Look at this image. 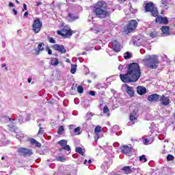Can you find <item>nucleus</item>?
<instances>
[{
	"instance_id": "obj_50",
	"label": "nucleus",
	"mask_w": 175,
	"mask_h": 175,
	"mask_svg": "<svg viewBox=\"0 0 175 175\" xmlns=\"http://www.w3.org/2000/svg\"><path fill=\"white\" fill-rule=\"evenodd\" d=\"M122 69H124V66H122V65H120L119 66H118V70H122Z\"/></svg>"
},
{
	"instance_id": "obj_47",
	"label": "nucleus",
	"mask_w": 175,
	"mask_h": 175,
	"mask_svg": "<svg viewBox=\"0 0 175 175\" xmlns=\"http://www.w3.org/2000/svg\"><path fill=\"white\" fill-rule=\"evenodd\" d=\"M148 143H150V141L148 139H145L144 141V144L147 146V144H148Z\"/></svg>"
},
{
	"instance_id": "obj_55",
	"label": "nucleus",
	"mask_w": 175,
	"mask_h": 175,
	"mask_svg": "<svg viewBox=\"0 0 175 175\" xmlns=\"http://www.w3.org/2000/svg\"><path fill=\"white\" fill-rule=\"evenodd\" d=\"M28 12H25L24 14V17H27V16H28Z\"/></svg>"
},
{
	"instance_id": "obj_42",
	"label": "nucleus",
	"mask_w": 175,
	"mask_h": 175,
	"mask_svg": "<svg viewBox=\"0 0 175 175\" xmlns=\"http://www.w3.org/2000/svg\"><path fill=\"white\" fill-rule=\"evenodd\" d=\"M43 132H44V130L43 129V128L40 127L38 131V135H40V134L43 133Z\"/></svg>"
},
{
	"instance_id": "obj_14",
	"label": "nucleus",
	"mask_w": 175,
	"mask_h": 175,
	"mask_svg": "<svg viewBox=\"0 0 175 175\" xmlns=\"http://www.w3.org/2000/svg\"><path fill=\"white\" fill-rule=\"evenodd\" d=\"M18 152H21V154H23V155H32L33 154L32 150L24 148H20L18 149Z\"/></svg>"
},
{
	"instance_id": "obj_9",
	"label": "nucleus",
	"mask_w": 175,
	"mask_h": 175,
	"mask_svg": "<svg viewBox=\"0 0 175 175\" xmlns=\"http://www.w3.org/2000/svg\"><path fill=\"white\" fill-rule=\"evenodd\" d=\"M159 102L163 106H167L170 103V98L169 96L162 95L159 97Z\"/></svg>"
},
{
	"instance_id": "obj_53",
	"label": "nucleus",
	"mask_w": 175,
	"mask_h": 175,
	"mask_svg": "<svg viewBox=\"0 0 175 175\" xmlns=\"http://www.w3.org/2000/svg\"><path fill=\"white\" fill-rule=\"evenodd\" d=\"M10 8H14V4L13 3H9Z\"/></svg>"
},
{
	"instance_id": "obj_20",
	"label": "nucleus",
	"mask_w": 175,
	"mask_h": 175,
	"mask_svg": "<svg viewBox=\"0 0 175 175\" xmlns=\"http://www.w3.org/2000/svg\"><path fill=\"white\" fill-rule=\"evenodd\" d=\"M170 28L169 27V26H163L161 27V31H162L164 35H166L167 36L170 35Z\"/></svg>"
},
{
	"instance_id": "obj_63",
	"label": "nucleus",
	"mask_w": 175,
	"mask_h": 175,
	"mask_svg": "<svg viewBox=\"0 0 175 175\" xmlns=\"http://www.w3.org/2000/svg\"><path fill=\"white\" fill-rule=\"evenodd\" d=\"M85 54H87V53L85 52L82 53V55H85Z\"/></svg>"
},
{
	"instance_id": "obj_62",
	"label": "nucleus",
	"mask_w": 175,
	"mask_h": 175,
	"mask_svg": "<svg viewBox=\"0 0 175 175\" xmlns=\"http://www.w3.org/2000/svg\"><path fill=\"white\" fill-rule=\"evenodd\" d=\"M66 62L69 63V62H70V60L69 59H67Z\"/></svg>"
},
{
	"instance_id": "obj_15",
	"label": "nucleus",
	"mask_w": 175,
	"mask_h": 175,
	"mask_svg": "<svg viewBox=\"0 0 175 175\" xmlns=\"http://www.w3.org/2000/svg\"><path fill=\"white\" fill-rule=\"evenodd\" d=\"M156 23H159L160 24H167L169 21H167V18L162 17L161 16H158L156 18Z\"/></svg>"
},
{
	"instance_id": "obj_34",
	"label": "nucleus",
	"mask_w": 175,
	"mask_h": 175,
	"mask_svg": "<svg viewBox=\"0 0 175 175\" xmlns=\"http://www.w3.org/2000/svg\"><path fill=\"white\" fill-rule=\"evenodd\" d=\"M109 107H107V106H105L104 107V109H103V113H104V114H109Z\"/></svg>"
},
{
	"instance_id": "obj_33",
	"label": "nucleus",
	"mask_w": 175,
	"mask_h": 175,
	"mask_svg": "<svg viewBox=\"0 0 175 175\" xmlns=\"http://www.w3.org/2000/svg\"><path fill=\"white\" fill-rule=\"evenodd\" d=\"M77 91L79 94H83L84 89L83 88V86H78L77 87Z\"/></svg>"
},
{
	"instance_id": "obj_64",
	"label": "nucleus",
	"mask_w": 175,
	"mask_h": 175,
	"mask_svg": "<svg viewBox=\"0 0 175 175\" xmlns=\"http://www.w3.org/2000/svg\"><path fill=\"white\" fill-rule=\"evenodd\" d=\"M2 161L5 160V157H1Z\"/></svg>"
},
{
	"instance_id": "obj_2",
	"label": "nucleus",
	"mask_w": 175,
	"mask_h": 175,
	"mask_svg": "<svg viewBox=\"0 0 175 175\" xmlns=\"http://www.w3.org/2000/svg\"><path fill=\"white\" fill-rule=\"evenodd\" d=\"M107 4L103 1L97 2L94 9L93 10V12L98 17V18H106V17H109L111 14L110 11H107Z\"/></svg>"
},
{
	"instance_id": "obj_59",
	"label": "nucleus",
	"mask_w": 175,
	"mask_h": 175,
	"mask_svg": "<svg viewBox=\"0 0 175 175\" xmlns=\"http://www.w3.org/2000/svg\"><path fill=\"white\" fill-rule=\"evenodd\" d=\"M15 1H16V3H17L18 5L20 4V1H18V0H15Z\"/></svg>"
},
{
	"instance_id": "obj_57",
	"label": "nucleus",
	"mask_w": 175,
	"mask_h": 175,
	"mask_svg": "<svg viewBox=\"0 0 175 175\" xmlns=\"http://www.w3.org/2000/svg\"><path fill=\"white\" fill-rule=\"evenodd\" d=\"M83 163L84 165H88V161L85 160Z\"/></svg>"
},
{
	"instance_id": "obj_4",
	"label": "nucleus",
	"mask_w": 175,
	"mask_h": 175,
	"mask_svg": "<svg viewBox=\"0 0 175 175\" xmlns=\"http://www.w3.org/2000/svg\"><path fill=\"white\" fill-rule=\"evenodd\" d=\"M146 12H150L153 17L158 16V9L155 8V5L152 3H148L145 5Z\"/></svg>"
},
{
	"instance_id": "obj_19",
	"label": "nucleus",
	"mask_w": 175,
	"mask_h": 175,
	"mask_svg": "<svg viewBox=\"0 0 175 175\" xmlns=\"http://www.w3.org/2000/svg\"><path fill=\"white\" fill-rule=\"evenodd\" d=\"M122 152L123 154H129L132 151V148L126 145H124L121 148Z\"/></svg>"
},
{
	"instance_id": "obj_27",
	"label": "nucleus",
	"mask_w": 175,
	"mask_h": 175,
	"mask_svg": "<svg viewBox=\"0 0 175 175\" xmlns=\"http://www.w3.org/2000/svg\"><path fill=\"white\" fill-rule=\"evenodd\" d=\"M81 128L80 127H77L74 129V133L75 135H81Z\"/></svg>"
},
{
	"instance_id": "obj_11",
	"label": "nucleus",
	"mask_w": 175,
	"mask_h": 175,
	"mask_svg": "<svg viewBox=\"0 0 175 175\" xmlns=\"http://www.w3.org/2000/svg\"><path fill=\"white\" fill-rule=\"evenodd\" d=\"M52 47L56 51H59V53H62V54H65V53H66V49H65L64 45H59L55 44H53Z\"/></svg>"
},
{
	"instance_id": "obj_35",
	"label": "nucleus",
	"mask_w": 175,
	"mask_h": 175,
	"mask_svg": "<svg viewBox=\"0 0 175 175\" xmlns=\"http://www.w3.org/2000/svg\"><path fill=\"white\" fill-rule=\"evenodd\" d=\"M157 35H158V34H157V32H155V31L149 33V36H150V38H157Z\"/></svg>"
},
{
	"instance_id": "obj_22",
	"label": "nucleus",
	"mask_w": 175,
	"mask_h": 175,
	"mask_svg": "<svg viewBox=\"0 0 175 175\" xmlns=\"http://www.w3.org/2000/svg\"><path fill=\"white\" fill-rule=\"evenodd\" d=\"M29 142H30L31 144H35L36 147H41L42 146V144L39 143L38 141H36L33 138L30 139Z\"/></svg>"
},
{
	"instance_id": "obj_18",
	"label": "nucleus",
	"mask_w": 175,
	"mask_h": 175,
	"mask_svg": "<svg viewBox=\"0 0 175 175\" xmlns=\"http://www.w3.org/2000/svg\"><path fill=\"white\" fill-rule=\"evenodd\" d=\"M137 92L139 95H144L147 92V90L143 86H138L137 88Z\"/></svg>"
},
{
	"instance_id": "obj_16",
	"label": "nucleus",
	"mask_w": 175,
	"mask_h": 175,
	"mask_svg": "<svg viewBox=\"0 0 175 175\" xmlns=\"http://www.w3.org/2000/svg\"><path fill=\"white\" fill-rule=\"evenodd\" d=\"M44 50V43L40 42L38 45L36 49H35L36 51V55H39L42 51Z\"/></svg>"
},
{
	"instance_id": "obj_13",
	"label": "nucleus",
	"mask_w": 175,
	"mask_h": 175,
	"mask_svg": "<svg viewBox=\"0 0 175 175\" xmlns=\"http://www.w3.org/2000/svg\"><path fill=\"white\" fill-rule=\"evenodd\" d=\"M58 144L62 146L63 150H66V151H70V146L68 144V141L63 139L58 142Z\"/></svg>"
},
{
	"instance_id": "obj_54",
	"label": "nucleus",
	"mask_w": 175,
	"mask_h": 175,
	"mask_svg": "<svg viewBox=\"0 0 175 175\" xmlns=\"http://www.w3.org/2000/svg\"><path fill=\"white\" fill-rule=\"evenodd\" d=\"M13 12L15 14V16H17V10H16V9H13Z\"/></svg>"
},
{
	"instance_id": "obj_52",
	"label": "nucleus",
	"mask_w": 175,
	"mask_h": 175,
	"mask_svg": "<svg viewBox=\"0 0 175 175\" xmlns=\"http://www.w3.org/2000/svg\"><path fill=\"white\" fill-rule=\"evenodd\" d=\"M27 4H25V3H23V12H24V10H27Z\"/></svg>"
},
{
	"instance_id": "obj_6",
	"label": "nucleus",
	"mask_w": 175,
	"mask_h": 175,
	"mask_svg": "<svg viewBox=\"0 0 175 175\" xmlns=\"http://www.w3.org/2000/svg\"><path fill=\"white\" fill-rule=\"evenodd\" d=\"M42 25V21H40V19L39 18H36L32 25L33 32H35V33H39V32H40Z\"/></svg>"
},
{
	"instance_id": "obj_38",
	"label": "nucleus",
	"mask_w": 175,
	"mask_h": 175,
	"mask_svg": "<svg viewBox=\"0 0 175 175\" xmlns=\"http://www.w3.org/2000/svg\"><path fill=\"white\" fill-rule=\"evenodd\" d=\"M173 159H174V157L172 154H169L167 157V161H173Z\"/></svg>"
},
{
	"instance_id": "obj_58",
	"label": "nucleus",
	"mask_w": 175,
	"mask_h": 175,
	"mask_svg": "<svg viewBox=\"0 0 175 175\" xmlns=\"http://www.w3.org/2000/svg\"><path fill=\"white\" fill-rule=\"evenodd\" d=\"M31 80H32V79H31V78H29V79H27L28 83H31Z\"/></svg>"
},
{
	"instance_id": "obj_10",
	"label": "nucleus",
	"mask_w": 175,
	"mask_h": 175,
	"mask_svg": "<svg viewBox=\"0 0 175 175\" xmlns=\"http://www.w3.org/2000/svg\"><path fill=\"white\" fill-rule=\"evenodd\" d=\"M131 110H133V112H131L130 114V121L133 122L137 119V113L139 111L135 107H131Z\"/></svg>"
},
{
	"instance_id": "obj_3",
	"label": "nucleus",
	"mask_w": 175,
	"mask_h": 175,
	"mask_svg": "<svg viewBox=\"0 0 175 175\" xmlns=\"http://www.w3.org/2000/svg\"><path fill=\"white\" fill-rule=\"evenodd\" d=\"M142 64L147 66V68H150V69H157L158 68V65H159V59H158V55H148L145 56L144 59H142Z\"/></svg>"
},
{
	"instance_id": "obj_43",
	"label": "nucleus",
	"mask_w": 175,
	"mask_h": 175,
	"mask_svg": "<svg viewBox=\"0 0 175 175\" xmlns=\"http://www.w3.org/2000/svg\"><path fill=\"white\" fill-rule=\"evenodd\" d=\"M130 12L132 13H136L137 12V10L133 9L131 6L130 7Z\"/></svg>"
},
{
	"instance_id": "obj_28",
	"label": "nucleus",
	"mask_w": 175,
	"mask_h": 175,
	"mask_svg": "<svg viewBox=\"0 0 175 175\" xmlns=\"http://www.w3.org/2000/svg\"><path fill=\"white\" fill-rule=\"evenodd\" d=\"M161 4L162 8H164V9H167V0H162Z\"/></svg>"
},
{
	"instance_id": "obj_39",
	"label": "nucleus",
	"mask_w": 175,
	"mask_h": 175,
	"mask_svg": "<svg viewBox=\"0 0 175 175\" xmlns=\"http://www.w3.org/2000/svg\"><path fill=\"white\" fill-rule=\"evenodd\" d=\"M99 137H100V136L99 135V133H95V135H94L95 142H98V140L99 139Z\"/></svg>"
},
{
	"instance_id": "obj_44",
	"label": "nucleus",
	"mask_w": 175,
	"mask_h": 175,
	"mask_svg": "<svg viewBox=\"0 0 175 175\" xmlns=\"http://www.w3.org/2000/svg\"><path fill=\"white\" fill-rule=\"evenodd\" d=\"M46 51H48V54L49 55H51V54H53V51H51V49H50V48L47 47L46 48Z\"/></svg>"
},
{
	"instance_id": "obj_48",
	"label": "nucleus",
	"mask_w": 175,
	"mask_h": 175,
	"mask_svg": "<svg viewBox=\"0 0 175 175\" xmlns=\"http://www.w3.org/2000/svg\"><path fill=\"white\" fill-rule=\"evenodd\" d=\"M93 47L86 46L84 50H86V51H90V50H92Z\"/></svg>"
},
{
	"instance_id": "obj_24",
	"label": "nucleus",
	"mask_w": 175,
	"mask_h": 175,
	"mask_svg": "<svg viewBox=\"0 0 175 175\" xmlns=\"http://www.w3.org/2000/svg\"><path fill=\"white\" fill-rule=\"evenodd\" d=\"M68 17L70 21H75L79 18V16H75L73 14H68Z\"/></svg>"
},
{
	"instance_id": "obj_51",
	"label": "nucleus",
	"mask_w": 175,
	"mask_h": 175,
	"mask_svg": "<svg viewBox=\"0 0 175 175\" xmlns=\"http://www.w3.org/2000/svg\"><path fill=\"white\" fill-rule=\"evenodd\" d=\"M69 129H70V130L72 131V129H75V125H72V124L70 125V126H69Z\"/></svg>"
},
{
	"instance_id": "obj_26",
	"label": "nucleus",
	"mask_w": 175,
	"mask_h": 175,
	"mask_svg": "<svg viewBox=\"0 0 175 175\" xmlns=\"http://www.w3.org/2000/svg\"><path fill=\"white\" fill-rule=\"evenodd\" d=\"M124 59H131V58H132V53L129 52H126L124 54Z\"/></svg>"
},
{
	"instance_id": "obj_32",
	"label": "nucleus",
	"mask_w": 175,
	"mask_h": 175,
	"mask_svg": "<svg viewBox=\"0 0 175 175\" xmlns=\"http://www.w3.org/2000/svg\"><path fill=\"white\" fill-rule=\"evenodd\" d=\"M16 139H18V140H23V139H24V135H23V134H20V135H18V134H16Z\"/></svg>"
},
{
	"instance_id": "obj_23",
	"label": "nucleus",
	"mask_w": 175,
	"mask_h": 175,
	"mask_svg": "<svg viewBox=\"0 0 175 175\" xmlns=\"http://www.w3.org/2000/svg\"><path fill=\"white\" fill-rule=\"evenodd\" d=\"M59 64V62H58V59L57 58H52L51 60V65H53V66H57Z\"/></svg>"
},
{
	"instance_id": "obj_21",
	"label": "nucleus",
	"mask_w": 175,
	"mask_h": 175,
	"mask_svg": "<svg viewBox=\"0 0 175 175\" xmlns=\"http://www.w3.org/2000/svg\"><path fill=\"white\" fill-rule=\"evenodd\" d=\"M122 170L124 172L125 174H131L132 173V170L129 166H125L124 167Z\"/></svg>"
},
{
	"instance_id": "obj_25",
	"label": "nucleus",
	"mask_w": 175,
	"mask_h": 175,
	"mask_svg": "<svg viewBox=\"0 0 175 175\" xmlns=\"http://www.w3.org/2000/svg\"><path fill=\"white\" fill-rule=\"evenodd\" d=\"M77 69V64H71L70 72L72 73V75H75L76 73Z\"/></svg>"
},
{
	"instance_id": "obj_8",
	"label": "nucleus",
	"mask_w": 175,
	"mask_h": 175,
	"mask_svg": "<svg viewBox=\"0 0 175 175\" xmlns=\"http://www.w3.org/2000/svg\"><path fill=\"white\" fill-rule=\"evenodd\" d=\"M57 35H62V36H70V35H72V29L68 27H64L62 31H57Z\"/></svg>"
},
{
	"instance_id": "obj_36",
	"label": "nucleus",
	"mask_w": 175,
	"mask_h": 175,
	"mask_svg": "<svg viewBox=\"0 0 175 175\" xmlns=\"http://www.w3.org/2000/svg\"><path fill=\"white\" fill-rule=\"evenodd\" d=\"M57 161H59V162H65L66 159H65V157H59L57 159Z\"/></svg>"
},
{
	"instance_id": "obj_12",
	"label": "nucleus",
	"mask_w": 175,
	"mask_h": 175,
	"mask_svg": "<svg viewBox=\"0 0 175 175\" xmlns=\"http://www.w3.org/2000/svg\"><path fill=\"white\" fill-rule=\"evenodd\" d=\"M111 46L113 50L116 53H120V51H121V44L119 42H118L117 40H113L111 42Z\"/></svg>"
},
{
	"instance_id": "obj_49",
	"label": "nucleus",
	"mask_w": 175,
	"mask_h": 175,
	"mask_svg": "<svg viewBox=\"0 0 175 175\" xmlns=\"http://www.w3.org/2000/svg\"><path fill=\"white\" fill-rule=\"evenodd\" d=\"M89 94L92 96H95V92L94 91H90L89 92Z\"/></svg>"
},
{
	"instance_id": "obj_40",
	"label": "nucleus",
	"mask_w": 175,
	"mask_h": 175,
	"mask_svg": "<svg viewBox=\"0 0 175 175\" xmlns=\"http://www.w3.org/2000/svg\"><path fill=\"white\" fill-rule=\"evenodd\" d=\"M48 40L49 43H55V40L51 37L48 38Z\"/></svg>"
},
{
	"instance_id": "obj_17",
	"label": "nucleus",
	"mask_w": 175,
	"mask_h": 175,
	"mask_svg": "<svg viewBox=\"0 0 175 175\" xmlns=\"http://www.w3.org/2000/svg\"><path fill=\"white\" fill-rule=\"evenodd\" d=\"M159 98L160 97L159 94H153L148 96V100H149V102H157V100L159 99Z\"/></svg>"
},
{
	"instance_id": "obj_37",
	"label": "nucleus",
	"mask_w": 175,
	"mask_h": 175,
	"mask_svg": "<svg viewBox=\"0 0 175 175\" xmlns=\"http://www.w3.org/2000/svg\"><path fill=\"white\" fill-rule=\"evenodd\" d=\"M62 132H64V126H61L57 131V133L61 135Z\"/></svg>"
},
{
	"instance_id": "obj_7",
	"label": "nucleus",
	"mask_w": 175,
	"mask_h": 175,
	"mask_svg": "<svg viewBox=\"0 0 175 175\" xmlns=\"http://www.w3.org/2000/svg\"><path fill=\"white\" fill-rule=\"evenodd\" d=\"M122 90L124 91V92H126L131 98L135 96V90H133V88L129 86L128 84L122 85Z\"/></svg>"
},
{
	"instance_id": "obj_56",
	"label": "nucleus",
	"mask_w": 175,
	"mask_h": 175,
	"mask_svg": "<svg viewBox=\"0 0 175 175\" xmlns=\"http://www.w3.org/2000/svg\"><path fill=\"white\" fill-rule=\"evenodd\" d=\"M40 5H42V2L40 1L37 2V6H40Z\"/></svg>"
},
{
	"instance_id": "obj_5",
	"label": "nucleus",
	"mask_w": 175,
	"mask_h": 175,
	"mask_svg": "<svg viewBox=\"0 0 175 175\" xmlns=\"http://www.w3.org/2000/svg\"><path fill=\"white\" fill-rule=\"evenodd\" d=\"M137 27V21L136 20H131L129 24L124 27V31L126 33H131Z\"/></svg>"
},
{
	"instance_id": "obj_29",
	"label": "nucleus",
	"mask_w": 175,
	"mask_h": 175,
	"mask_svg": "<svg viewBox=\"0 0 175 175\" xmlns=\"http://www.w3.org/2000/svg\"><path fill=\"white\" fill-rule=\"evenodd\" d=\"M100 132H102V127L100 126H96L94 133H100Z\"/></svg>"
},
{
	"instance_id": "obj_31",
	"label": "nucleus",
	"mask_w": 175,
	"mask_h": 175,
	"mask_svg": "<svg viewBox=\"0 0 175 175\" xmlns=\"http://www.w3.org/2000/svg\"><path fill=\"white\" fill-rule=\"evenodd\" d=\"M76 152H78L79 154H81V155H84V152H83V148H77Z\"/></svg>"
},
{
	"instance_id": "obj_60",
	"label": "nucleus",
	"mask_w": 175,
	"mask_h": 175,
	"mask_svg": "<svg viewBox=\"0 0 175 175\" xmlns=\"http://www.w3.org/2000/svg\"><path fill=\"white\" fill-rule=\"evenodd\" d=\"M88 163H92V160L88 161Z\"/></svg>"
},
{
	"instance_id": "obj_45",
	"label": "nucleus",
	"mask_w": 175,
	"mask_h": 175,
	"mask_svg": "<svg viewBox=\"0 0 175 175\" xmlns=\"http://www.w3.org/2000/svg\"><path fill=\"white\" fill-rule=\"evenodd\" d=\"M18 121L21 122V124L24 122V118H23V116H19Z\"/></svg>"
},
{
	"instance_id": "obj_41",
	"label": "nucleus",
	"mask_w": 175,
	"mask_h": 175,
	"mask_svg": "<svg viewBox=\"0 0 175 175\" xmlns=\"http://www.w3.org/2000/svg\"><path fill=\"white\" fill-rule=\"evenodd\" d=\"M9 121H10L11 124H12L9 126H10V128H14V120H12V119L9 118Z\"/></svg>"
},
{
	"instance_id": "obj_61",
	"label": "nucleus",
	"mask_w": 175,
	"mask_h": 175,
	"mask_svg": "<svg viewBox=\"0 0 175 175\" xmlns=\"http://www.w3.org/2000/svg\"><path fill=\"white\" fill-rule=\"evenodd\" d=\"M1 66H2L3 68H5V66H6V64H3L1 65Z\"/></svg>"
},
{
	"instance_id": "obj_1",
	"label": "nucleus",
	"mask_w": 175,
	"mask_h": 175,
	"mask_svg": "<svg viewBox=\"0 0 175 175\" xmlns=\"http://www.w3.org/2000/svg\"><path fill=\"white\" fill-rule=\"evenodd\" d=\"M127 72L125 75H120V79L123 83H135L139 79L142 72L140 66L137 63H132L127 65Z\"/></svg>"
},
{
	"instance_id": "obj_46",
	"label": "nucleus",
	"mask_w": 175,
	"mask_h": 175,
	"mask_svg": "<svg viewBox=\"0 0 175 175\" xmlns=\"http://www.w3.org/2000/svg\"><path fill=\"white\" fill-rule=\"evenodd\" d=\"M90 31L94 32V33H98L99 32V30H96V29H95L94 28H91Z\"/></svg>"
},
{
	"instance_id": "obj_30",
	"label": "nucleus",
	"mask_w": 175,
	"mask_h": 175,
	"mask_svg": "<svg viewBox=\"0 0 175 175\" xmlns=\"http://www.w3.org/2000/svg\"><path fill=\"white\" fill-rule=\"evenodd\" d=\"M139 161L140 162H147V159L146 158V155H142L139 157Z\"/></svg>"
}]
</instances>
